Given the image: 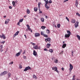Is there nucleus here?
<instances>
[{"mask_svg":"<svg viewBox=\"0 0 80 80\" xmlns=\"http://www.w3.org/2000/svg\"><path fill=\"white\" fill-rule=\"evenodd\" d=\"M44 1L46 3L45 7L47 10H48V8H50V4L49 3H52V0H49V1H48V0H44Z\"/></svg>","mask_w":80,"mask_h":80,"instance_id":"obj_1","label":"nucleus"},{"mask_svg":"<svg viewBox=\"0 0 80 80\" xmlns=\"http://www.w3.org/2000/svg\"><path fill=\"white\" fill-rule=\"evenodd\" d=\"M52 70H54V71H55L57 72V73H59V72H58V68L56 67H52Z\"/></svg>","mask_w":80,"mask_h":80,"instance_id":"obj_2","label":"nucleus"},{"mask_svg":"<svg viewBox=\"0 0 80 80\" xmlns=\"http://www.w3.org/2000/svg\"><path fill=\"white\" fill-rule=\"evenodd\" d=\"M33 48L34 49H36V50H37V49H38L39 50H40V46H39L38 47V45H36L33 46Z\"/></svg>","mask_w":80,"mask_h":80,"instance_id":"obj_3","label":"nucleus"},{"mask_svg":"<svg viewBox=\"0 0 80 80\" xmlns=\"http://www.w3.org/2000/svg\"><path fill=\"white\" fill-rule=\"evenodd\" d=\"M22 52V50L20 49V50L19 51V52H18L16 53V57H18V56H20Z\"/></svg>","mask_w":80,"mask_h":80,"instance_id":"obj_4","label":"nucleus"},{"mask_svg":"<svg viewBox=\"0 0 80 80\" xmlns=\"http://www.w3.org/2000/svg\"><path fill=\"white\" fill-rule=\"evenodd\" d=\"M30 69H31V68L30 66H28L25 68V69L24 70V71L26 72V71H27L28 70H30Z\"/></svg>","mask_w":80,"mask_h":80,"instance_id":"obj_5","label":"nucleus"},{"mask_svg":"<svg viewBox=\"0 0 80 80\" xmlns=\"http://www.w3.org/2000/svg\"><path fill=\"white\" fill-rule=\"evenodd\" d=\"M45 40L46 42H48L49 43H50L51 42V39L50 38H48L46 39H45Z\"/></svg>","mask_w":80,"mask_h":80,"instance_id":"obj_6","label":"nucleus"},{"mask_svg":"<svg viewBox=\"0 0 80 80\" xmlns=\"http://www.w3.org/2000/svg\"><path fill=\"white\" fill-rule=\"evenodd\" d=\"M69 67L70 68H69V70H70V72H71L72 70V69L73 68V66L71 64H69Z\"/></svg>","mask_w":80,"mask_h":80,"instance_id":"obj_7","label":"nucleus"},{"mask_svg":"<svg viewBox=\"0 0 80 80\" xmlns=\"http://www.w3.org/2000/svg\"><path fill=\"white\" fill-rule=\"evenodd\" d=\"M7 71H4L2 73H1L0 74V76H3V75H6V74H7Z\"/></svg>","mask_w":80,"mask_h":80,"instance_id":"obj_8","label":"nucleus"},{"mask_svg":"<svg viewBox=\"0 0 80 80\" xmlns=\"http://www.w3.org/2000/svg\"><path fill=\"white\" fill-rule=\"evenodd\" d=\"M28 29V30L29 31H30L31 32H32V30L31 29V28H30V26H29V25L27 24L26 25Z\"/></svg>","mask_w":80,"mask_h":80,"instance_id":"obj_9","label":"nucleus"},{"mask_svg":"<svg viewBox=\"0 0 80 80\" xmlns=\"http://www.w3.org/2000/svg\"><path fill=\"white\" fill-rule=\"evenodd\" d=\"M79 22H78L77 21L75 23L74 25L75 26V28H77L78 27V23Z\"/></svg>","mask_w":80,"mask_h":80,"instance_id":"obj_10","label":"nucleus"},{"mask_svg":"<svg viewBox=\"0 0 80 80\" xmlns=\"http://www.w3.org/2000/svg\"><path fill=\"white\" fill-rule=\"evenodd\" d=\"M0 38H3V39H5L6 38V37L4 34H2V36L0 35Z\"/></svg>","mask_w":80,"mask_h":80,"instance_id":"obj_11","label":"nucleus"},{"mask_svg":"<svg viewBox=\"0 0 80 80\" xmlns=\"http://www.w3.org/2000/svg\"><path fill=\"white\" fill-rule=\"evenodd\" d=\"M70 37V34H66L65 35V38H69Z\"/></svg>","mask_w":80,"mask_h":80,"instance_id":"obj_12","label":"nucleus"},{"mask_svg":"<svg viewBox=\"0 0 80 80\" xmlns=\"http://www.w3.org/2000/svg\"><path fill=\"white\" fill-rule=\"evenodd\" d=\"M10 19H7L5 22V24H8V23L10 22Z\"/></svg>","mask_w":80,"mask_h":80,"instance_id":"obj_13","label":"nucleus"},{"mask_svg":"<svg viewBox=\"0 0 80 80\" xmlns=\"http://www.w3.org/2000/svg\"><path fill=\"white\" fill-rule=\"evenodd\" d=\"M35 36L36 37H40V34L39 33H35Z\"/></svg>","mask_w":80,"mask_h":80,"instance_id":"obj_14","label":"nucleus"},{"mask_svg":"<svg viewBox=\"0 0 80 80\" xmlns=\"http://www.w3.org/2000/svg\"><path fill=\"white\" fill-rule=\"evenodd\" d=\"M19 31H17L14 35L13 37H15L17 35H18V33H19Z\"/></svg>","mask_w":80,"mask_h":80,"instance_id":"obj_15","label":"nucleus"},{"mask_svg":"<svg viewBox=\"0 0 80 80\" xmlns=\"http://www.w3.org/2000/svg\"><path fill=\"white\" fill-rule=\"evenodd\" d=\"M66 46H67V44L65 43H64L63 44L62 46V48H65V47H66Z\"/></svg>","mask_w":80,"mask_h":80,"instance_id":"obj_16","label":"nucleus"},{"mask_svg":"<svg viewBox=\"0 0 80 80\" xmlns=\"http://www.w3.org/2000/svg\"><path fill=\"white\" fill-rule=\"evenodd\" d=\"M33 55H34V56H36L37 55V53L36 52L35 50H34L33 51Z\"/></svg>","mask_w":80,"mask_h":80,"instance_id":"obj_17","label":"nucleus"},{"mask_svg":"<svg viewBox=\"0 0 80 80\" xmlns=\"http://www.w3.org/2000/svg\"><path fill=\"white\" fill-rule=\"evenodd\" d=\"M75 22H76V20L74 19H72L71 22L72 23H75Z\"/></svg>","mask_w":80,"mask_h":80,"instance_id":"obj_18","label":"nucleus"},{"mask_svg":"<svg viewBox=\"0 0 80 80\" xmlns=\"http://www.w3.org/2000/svg\"><path fill=\"white\" fill-rule=\"evenodd\" d=\"M75 5L76 7H77L78 6V1L77 0H76Z\"/></svg>","mask_w":80,"mask_h":80,"instance_id":"obj_19","label":"nucleus"},{"mask_svg":"<svg viewBox=\"0 0 80 80\" xmlns=\"http://www.w3.org/2000/svg\"><path fill=\"white\" fill-rule=\"evenodd\" d=\"M12 4L13 5V6L14 7L16 6V5L15 4V1L12 2Z\"/></svg>","mask_w":80,"mask_h":80,"instance_id":"obj_20","label":"nucleus"},{"mask_svg":"<svg viewBox=\"0 0 80 80\" xmlns=\"http://www.w3.org/2000/svg\"><path fill=\"white\" fill-rule=\"evenodd\" d=\"M51 45V44H50L48 43L47 45V47L48 48H49V47H50Z\"/></svg>","mask_w":80,"mask_h":80,"instance_id":"obj_21","label":"nucleus"},{"mask_svg":"<svg viewBox=\"0 0 80 80\" xmlns=\"http://www.w3.org/2000/svg\"><path fill=\"white\" fill-rule=\"evenodd\" d=\"M27 12L28 14H29L30 13V10L28 9L27 10Z\"/></svg>","mask_w":80,"mask_h":80,"instance_id":"obj_22","label":"nucleus"},{"mask_svg":"<svg viewBox=\"0 0 80 80\" xmlns=\"http://www.w3.org/2000/svg\"><path fill=\"white\" fill-rule=\"evenodd\" d=\"M67 33H68V35H71V32H70V31H67Z\"/></svg>","mask_w":80,"mask_h":80,"instance_id":"obj_23","label":"nucleus"},{"mask_svg":"<svg viewBox=\"0 0 80 80\" xmlns=\"http://www.w3.org/2000/svg\"><path fill=\"white\" fill-rule=\"evenodd\" d=\"M41 2H38V7H39V10L40 9V5H41Z\"/></svg>","mask_w":80,"mask_h":80,"instance_id":"obj_24","label":"nucleus"},{"mask_svg":"<svg viewBox=\"0 0 80 80\" xmlns=\"http://www.w3.org/2000/svg\"><path fill=\"white\" fill-rule=\"evenodd\" d=\"M34 9L35 12H37L38 8H34Z\"/></svg>","mask_w":80,"mask_h":80,"instance_id":"obj_25","label":"nucleus"},{"mask_svg":"<svg viewBox=\"0 0 80 80\" xmlns=\"http://www.w3.org/2000/svg\"><path fill=\"white\" fill-rule=\"evenodd\" d=\"M49 52L51 53H53V50L52 49H50L49 50Z\"/></svg>","mask_w":80,"mask_h":80,"instance_id":"obj_26","label":"nucleus"},{"mask_svg":"<svg viewBox=\"0 0 80 80\" xmlns=\"http://www.w3.org/2000/svg\"><path fill=\"white\" fill-rule=\"evenodd\" d=\"M77 37L78 40H80V36H79V35H77Z\"/></svg>","mask_w":80,"mask_h":80,"instance_id":"obj_27","label":"nucleus"},{"mask_svg":"<svg viewBox=\"0 0 80 80\" xmlns=\"http://www.w3.org/2000/svg\"><path fill=\"white\" fill-rule=\"evenodd\" d=\"M46 32L47 33H50V30L48 29L46 30Z\"/></svg>","mask_w":80,"mask_h":80,"instance_id":"obj_28","label":"nucleus"},{"mask_svg":"<svg viewBox=\"0 0 80 80\" xmlns=\"http://www.w3.org/2000/svg\"><path fill=\"white\" fill-rule=\"evenodd\" d=\"M33 78H35V79H37V76L35 75H33Z\"/></svg>","mask_w":80,"mask_h":80,"instance_id":"obj_29","label":"nucleus"},{"mask_svg":"<svg viewBox=\"0 0 80 80\" xmlns=\"http://www.w3.org/2000/svg\"><path fill=\"white\" fill-rule=\"evenodd\" d=\"M41 35H43V36H44V35L45 34H44V33H43V32H41Z\"/></svg>","mask_w":80,"mask_h":80,"instance_id":"obj_30","label":"nucleus"},{"mask_svg":"<svg viewBox=\"0 0 80 80\" xmlns=\"http://www.w3.org/2000/svg\"><path fill=\"white\" fill-rule=\"evenodd\" d=\"M41 21L42 22H44V20H45L44 19V18H42L41 19Z\"/></svg>","mask_w":80,"mask_h":80,"instance_id":"obj_31","label":"nucleus"},{"mask_svg":"<svg viewBox=\"0 0 80 80\" xmlns=\"http://www.w3.org/2000/svg\"><path fill=\"white\" fill-rule=\"evenodd\" d=\"M23 19H20L19 20V22L20 23V22H23Z\"/></svg>","mask_w":80,"mask_h":80,"instance_id":"obj_32","label":"nucleus"},{"mask_svg":"<svg viewBox=\"0 0 80 80\" xmlns=\"http://www.w3.org/2000/svg\"><path fill=\"white\" fill-rule=\"evenodd\" d=\"M57 27L58 28H60V24H58L57 25Z\"/></svg>","mask_w":80,"mask_h":80,"instance_id":"obj_33","label":"nucleus"},{"mask_svg":"<svg viewBox=\"0 0 80 80\" xmlns=\"http://www.w3.org/2000/svg\"><path fill=\"white\" fill-rule=\"evenodd\" d=\"M45 28H46V27L43 26H42L41 27V28H42V29H45Z\"/></svg>","mask_w":80,"mask_h":80,"instance_id":"obj_34","label":"nucleus"},{"mask_svg":"<svg viewBox=\"0 0 80 80\" xmlns=\"http://www.w3.org/2000/svg\"><path fill=\"white\" fill-rule=\"evenodd\" d=\"M8 77L9 78V77H10V76H11V74L10 73H8Z\"/></svg>","mask_w":80,"mask_h":80,"instance_id":"obj_35","label":"nucleus"},{"mask_svg":"<svg viewBox=\"0 0 80 80\" xmlns=\"http://www.w3.org/2000/svg\"><path fill=\"white\" fill-rule=\"evenodd\" d=\"M66 20H68V22H69V19L68 18V17H66Z\"/></svg>","mask_w":80,"mask_h":80,"instance_id":"obj_36","label":"nucleus"},{"mask_svg":"<svg viewBox=\"0 0 80 80\" xmlns=\"http://www.w3.org/2000/svg\"><path fill=\"white\" fill-rule=\"evenodd\" d=\"M54 62L55 63H58V60L57 59H56L54 60Z\"/></svg>","mask_w":80,"mask_h":80,"instance_id":"obj_37","label":"nucleus"},{"mask_svg":"<svg viewBox=\"0 0 80 80\" xmlns=\"http://www.w3.org/2000/svg\"><path fill=\"white\" fill-rule=\"evenodd\" d=\"M3 48V45H1L0 46V49H2Z\"/></svg>","mask_w":80,"mask_h":80,"instance_id":"obj_38","label":"nucleus"},{"mask_svg":"<svg viewBox=\"0 0 80 80\" xmlns=\"http://www.w3.org/2000/svg\"><path fill=\"white\" fill-rule=\"evenodd\" d=\"M76 15H78V16H79V17H80V14H79V13L78 12L76 13Z\"/></svg>","mask_w":80,"mask_h":80,"instance_id":"obj_39","label":"nucleus"},{"mask_svg":"<svg viewBox=\"0 0 80 80\" xmlns=\"http://www.w3.org/2000/svg\"><path fill=\"white\" fill-rule=\"evenodd\" d=\"M44 36L45 37H46V38H47V37H48V36L47 35H46V34H44Z\"/></svg>","mask_w":80,"mask_h":80,"instance_id":"obj_40","label":"nucleus"},{"mask_svg":"<svg viewBox=\"0 0 80 80\" xmlns=\"http://www.w3.org/2000/svg\"><path fill=\"white\" fill-rule=\"evenodd\" d=\"M5 43V41H4L3 42H1V43H2V44H4Z\"/></svg>","mask_w":80,"mask_h":80,"instance_id":"obj_41","label":"nucleus"},{"mask_svg":"<svg viewBox=\"0 0 80 80\" xmlns=\"http://www.w3.org/2000/svg\"><path fill=\"white\" fill-rule=\"evenodd\" d=\"M30 43H31V44H32V45H33V46H35V44L34 43L32 42H31Z\"/></svg>","mask_w":80,"mask_h":80,"instance_id":"obj_42","label":"nucleus"},{"mask_svg":"<svg viewBox=\"0 0 80 80\" xmlns=\"http://www.w3.org/2000/svg\"><path fill=\"white\" fill-rule=\"evenodd\" d=\"M13 62L12 61L11 62H10L9 63V65H12V64H13Z\"/></svg>","mask_w":80,"mask_h":80,"instance_id":"obj_43","label":"nucleus"},{"mask_svg":"<svg viewBox=\"0 0 80 80\" xmlns=\"http://www.w3.org/2000/svg\"><path fill=\"white\" fill-rule=\"evenodd\" d=\"M3 51V49H0V52H2Z\"/></svg>","mask_w":80,"mask_h":80,"instance_id":"obj_44","label":"nucleus"},{"mask_svg":"<svg viewBox=\"0 0 80 80\" xmlns=\"http://www.w3.org/2000/svg\"><path fill=\"white\" fill-rule=\"evenodd\" d=\"M44 51H48V49H47V48H44Z\"/></svg>","mask_w":80,"mask_h":80,"instance_id":"obj_45","label":"nucleus"},{"mask_svg":"<svg viewBox=\"0 0 80 80\" xmlns=\"http://www.w3.org/2000/svg\"><path fill=\"white\" fill-rule=\"evenodd\" d=\"M24 59H27V57L25 56H24L23 57Z\"/></svg>","mask_w":80,"mask_h":80,"instance_id":"obj_46","label":"nucleus"},{"mask_svg":"<svg viewBox=\"0 0 80 80\" xmlns=\"http://www.w3.org/2000/svg\"><path fill=\"white\" fill-rule=\"evenodd\" d=\"M20 22L19 21L17 24V25H20Z\"/></svg>","mask_w":80,"mask_h":80,"instance_id":"obj_47","label":"nucleus"},{"mask_svg":"<svg viewBox=\"0 0 80 80\" xmlns=\"http://www.w3.org/2000/svg\"><path fill=\"white\" fill-rule=\"evenodd\" d=\"M9 8L10 9H12V7L11 6H10L9 7Z\"/></svg>","mask_w":80,"mask_h":80,"instance_id":"obj_48","label":"nucleus"},{"mask_svg":"<svg viewBox=\"0 0 80 80\" xmlns=\"http://www.w3.org/2000/svg\"><path fill=\"white\" fill-rule=\"evenodd\" d=\"M68 0H64V3L65 2H68Z\"/></svg>","mask_w":80,"mask_h":80,"instance_id":"obj_49","label":"nucleus"},{"mask_svg":"<svg viewBox=\"0 0 80 80\" xmlns=\"http://www.w3.org/2000/svg\"><path fill=\"white\" fill-rule=\"evenodd\" d=\"M39 13H42V12L40 11V8L39 9Z\"/></svg>","mask_w":80,"mask_h":80,"instance_id":"obj_50","label":"nucleus"},{"mask_svg":"<svg viewBox=\"0 0 80 80\" xmlns=\"http://www.w3.org/2000/svg\"><path fill=\"white\" fill-rule=\"evenodd\" d=\"M15 3H17L18 2V0H16L15 1Z\"/></svg>","mask_w":80,"mask_h":80,"instance_id":"obj_51","label":"nucleus"},{"mask_svg":"<svg viewBox=\"0 0 80 80\" xmlns=\"http://www.w3.org/2000/svg\"><path fill=\"white\" fill-rule=\"evenodd\" d=\"M61 70H62V71H64V68H61Z\"/></svg>","mask_w":80,"mask_h":80,"instance_id":"obj_52","label":"nucleus"},{"mask_svg":"<svg viewBox=\"0 0 80 80\" xmlns=\"http://www.w3.org/2000/svg\"><path fill=\"white\" fill-rule=\"evenodd\" d=\"M26 53V51H24L23 53H22V54H25Z\"/></svg>","mask_w":80,"mask_h":80,"instance_id":"obj_53","label":"nucleus"},{"mask_svg":"<svg viewBox=\"0 0 80 80\" xmlns=\"http://www.w3.org/2000/svg\"><path fill=\"white\" fill-rule=\"evenodd\" d=\"M75 77V75H73V78H74Z\"/></svg>","mask_w":80,"mask_h":80,"instance_id":"obj_54","label":"nucleus"},{"mask_svg":"<svg viewBox=\"0 0 80 80\" xmlns=\"http://www.w3.org/2000/svg\"><path fill=\"white\" fill-rule=\"evenodd\" d=\"M24 36L26 38H27V36H26V35L25 34Z\"/></svg>","mask_w":80,"mask_h":80,"instance_id":"obj_55","label":"nucleus"},{"mask_svg":"<svg viewBox=\"0 0 80 80\" xmlns=\"http://www.w3.org/2000/svg\"><path fill=\"white\" fill-rule=\"evenodd\" d=\"M48 17L47 16H45V18H46L47 19L48 18Z\"/></svg>","mask_w":80,"mask_h":80,"instance_id":"obj_56","label":"nucleus"},{"mask_svg":"<svg viewBox=\"0 0 80 80\" xmlns=\"http://www.w3.org/2000/svg\"><path fill=\"white\" fill-rule=\"evenodd\" d=\"M63 54V52H60V55H62V54Z\"/></svg>","mask_w":80,"mask_h":80,"instance_id":"obj_57","label":"nucleus"},{"mask_svg":"<svg viewBox=\"0 0 80 80\" xmlns=\"http://www.w3.org/2000/svg\"><path fill=\"white\" fill-rule=\"evenodd\" d=\"M72 80H75V78H72Z\"/></svg>","mask_w":80,"mask_h":80,"instance_id":"obj_58","label":"nucleus"},{"mask_svg":"<svg viewBox=\"0 0 80 80\" xmlns=\"http://www.w3.org/2000/svg\"><path fill=\"white\" fill-rule=\"evenodd\" d=\"M20 68H22V66H20Z\"/></svg>","mask_w":80,"mask_h":80,"instance_id":"obj_59","label":"nucleus"},{"mask_svg":"<svg viewBox=\"0 0 80 80\" xmlns=\"http://www.w3.org/2000/svg\"><path fill=\"white\" fill-rule=\"evenodd\" d=\"M4 18H6V17H7L6 16H3Z\"/></svg>","mask_w":80,"mask_h":80,"instance_id":"obj_60","label":"nucleus"},{"mask_svg":"<svg viewBox=\"0 0 80 80\" xmlns=\"http://www.w3.org/2000/svg\"><path fill=\"white\" fill-rule=\"evenodd\" d=\"M72 54H73V51H72Z\"/></svg>","mask_w":80,"mask_h":80,"instance_id":"obj_61","label":"nucleus"},{"mask_svg":"<svg viewBox=\"0 0 80 80\" xmlns=\"http://www.w3.org/2000/svg\"><path fill=\"white\" fill-rule=\"evenodd\" d=\"M62 43H65V41H63Z\"/></svg>","mask_w":80,"mask_h":80,"instance_id":"obj_62","label":"nucleus"},{"mask_svg":"<svg viewBox=\"0 0 80 80\" xmlns=\"http://www.w3.org/2000/svg\"><path fill=\"white\" fill-rule=\"evenodd\" d=\"M26 16H24V18H25V17H26Z\"/></svg>","mask_w":80,"mask_h":80,"instance_id":"obj_63","label":"nucleus"},{"mask_svg":"<svg viewBox=\"0 0 80 80\" xmlns=\"http://www.w3.org/2000/svg\"><path fill=\"white\" fill-rule=\"evenodd\" d=\"M55 27H56V28H57V26H56L55 25Z\"/></svg>","mask_w":80,"mask_h":80,"instance_id":"obj_64","label":"nucleus"}]
</instances>
